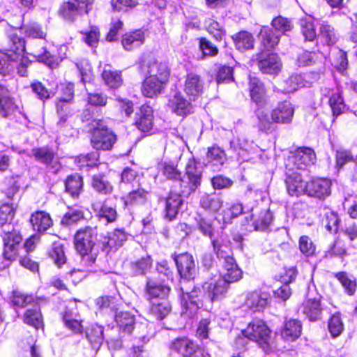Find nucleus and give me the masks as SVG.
<instances>
[{
  "label": "nucleus",
  "mask_w": 357,
  "mask_h": 357,
  "mask_svg": "<svg viewBox=\"0 0 357 357\" xmlns=\"http://www.w3.org/2000/svg\"><path fill=\"white\" fill-rule=\"evenodd\" d=\"M160 169L167 178L175 181L176 189L178 186L181 192L188 197L194 192L201 185L202 172L197 167L195 159H190L185 166V173L181 178V173L177 169L176 165L172 162H163L160 165Z\"/></svg>",
  "instance_id": "obj_1"
},
{
  "label": "nucleus",
  "mask_w": 357,
  "mask_h": 357,
  "mask_svg": "<svg viewBox=\"0 0 357 357\" xmlns=\"http://www.w3.org/2000/svg\"><path fill=\"white\" fill-rule=\"evenodd\" d=\"M15 214L12 205L6 204L0 207L1 236L3 241V256L8 260H13L17 255V248L22 241V236L15 229L13 225L7 223L10 221Z\"/></svg>",
  "instance_id": "obj_2"
},
{
  "label": "nucleus",
  "mask_w": 357,
  "mask_h": 357,
  "mask_svg": "<svg viewBox=\"0 0 357 357\" xmlns=\"http://www.w3.org/2000/svg\"><path fill=\"white\" fill-rule=\"evenodd\" d=\"M98 236L97 227L86 226L79 229L75 236V246L85 263L91 266L95 263L98 249L96 247Z\"/></svg>",
  "instance_id": "obj_3"
},
{
  "label": "nucleus",
  "mask_w": 357,
  "mask_h": 357,
  "mask_svg": "<svg viewBox=\"0 0 357 357\" xmlns=\"http://www.w3.org/2000/svg\"><path fill=\"white\" fill-rule=\"evenodd\" d=\"M242 334L250 340L257 342L266 352L273 347L271 331L266 323L261 319L250 322L246 328L242 331Z\"/></svg>",
  "instance_id": "obj_4"
},
{
  "label": "nucleus",
  "mask_w": 357,
  "mask_h": 357,
  "mask_svg": "<svg viewBox=\"0 0 357 357\" xmlns=\"http://www.w3.org/2000/svg\"><path fill=\"white\" fill-rule=\"evenodd\" d=\"M25 50V42L16 35L10 38L8 49L6 52H0V73L8 74L13 69V63L17 62Z\"/></svg>",
  "instance_id": "obj_5"
},
{
  "label": "nucleus",
  "mask_w": 357,
  "mask_h": 357,
  "mask_svg": "<svg viewBox=\"0 0 357 357\" xmlns=\"http://www.w3.org/2000/svg\"><path fill=\"white\" fill-rule=\"evenodd\" d=\"M316 156L314 151L307 147H299L291 152L285 162V169L292 171L305 170L307 167L313 165Z\"/></svg>",
  "instance_id": "obj_6"
},
{
  "label": "nucleus",
  "mask_w": 357,
  "mask_h": 357,
  "mask_svg": "<svg viewBox=\"0 0 357 357\" xmlns=\"http://www.w3.org/2000/svg\"><path fill=\"white\" fill-rule=\"evenodd\" d=\"M182 291L181 303L183 307V314H188V316L192 315L196 312L198 308L203 306L204 303L208 302L205 299L204 292L202 287H195L191 291H185L183 287L181 289Z\"/></svg>",
  "instance_id": "obj_7"
},
{
  "label": "nucleus",
  "mask_w": 357,
  "mask_h": 357,
  "mask_svg": "<svg viewBox=\"0 0 357 357\" xmlns=\"http://www.w3.org/2000/svg\"><path fill=\"white\" fill-rule=\"evenodd\" d=\"M169 349L182 357H205L204 350L187 337H177L169 344Z\"/></svg>",
  "instance_id": "obj_8"
},
{
  "label": "nucleus",
  "mask_w": 357,
  "mask_h": 357,
  "mask_svg": "<svg viewBox=\"0 0 357 357\" xmlns=\"http://www.w3.org/2000/svg\"><path fill=\"white\" fill-rule=\"evenodd\" d=\"M116 140V135L100 123L92 131L91 144L97 150H109Z\"/></svg>",
  "instance_id": "obj_9"
},
{
  "label": "nucleus",
  "mask_w": 357,
  "mask_h": 357,
  "mask_svg": "<svg viewBox=\"0 0 357 357\" xmlns=\"http://www.w3.org/2000/svg\"><path fill=\"white\" fill-rule=\"evenodd\" d=\"M205 299L213 303L224 298L229 290V285L224 280L218 278L217 280L206 282L202 285Z\"/></svg>",
  "instance_id": "obj_10"
},
{
  "label": "nucleus",
  "mask_w": 357,
  "mask_h": 357,
  "mask_svg": "<svg viewBox=\"0 0 357 357\" xmlns=\"http://www.w3.org/2000/svg\"><path fill=\"white\" fill-rule=\"evenodd\" d=\"M178 271L181 277L185 280L195 279L197 273V267L192 255L185 252L174 257Z\"/></svg>",
  "instance_id": "obj_11"
},
{
  "label": "nucleus",
  "mask_w": 357,
  "mask_h": 357,
  "mask_svg": "<svg viewBox=\"0 0 357 357\" xmlns=\"http://www.w3.org/2000/svg\"><path fill=\"white\" fill-rule=\"evenodd\" d=\"M285 169V185L289 195L298 197L305 193L307 183L303 180L301 173Z\"/></svg>",
  "instance_id": "obj_12"
},
{
  "label": "nucleus",
  "mask_w": 357,
  "mask_h": 357,
  "mask_svg": "<svg viewBox=\"0 0 357 357\" xmlns=\"http://www.w3.org/2000/svg\"><path fill=\"white\" fill-rule=\"evenodd\" d=\"M312 77L316 80L320 77V75L317 73L292 75L284 82L283 91L285 93H292L299 87L310 86L313 82L310 80Z\"/></svg>",
  "instance_id": "obj_13"
},
{
  "label": "nucleus",
  "mask_w": 357,
  "mask_h": 357,
  "mask_svg": "<svg viewBox=\"0 0 357 357\" xmlns=\"http://www.w3.org/2000/svg\"><path fill=\"white\" fill-rule=\"evenodd\" d=\"M331 181L327 178H317L307 183L305 194L310 197L324 199L331 194Z\"/></svg>",
  "instance_id": "obj_14"
},
{
  "label": "nucleus",
  "mask_w": 357,
  "mask_h": 357,
  "mask_svg": "<svg viewBox=\"0 0 357 357\" xmlns=\"http://www.w3.org/2000/svg\"><path fill=\"white\" fill-rule=\"evenodd\" d=\"M204 82L199 75L195 73L187 75L183 90L189 100H196L203 93Z\"/></svg>",
  "instance_id": "obj_15"
},
{
  "label": "nucleus",
  "mask_w": 357,
  "mask_h": 357,
  "mask_svg": "<svg viewBox=\"0 0 357 357\" xmlns=\"http://www.w3.org/2000/svg\"><path fill=\"white\" fill-rule=\"evenodd\" d=\"M227 160L225 151L219 146L214 145L208 149L206 166L212 171H220Z\"/></svg>",
  "instance_id": "obj_16"
},
{
  "label": "nucleus",
  "mask_w": 357,
  "mask_h": 357,
  "mask_svg": "<svg viewBox=\"0 0 357 357\" xmlns=\"http://www.w3.org/2000/svg\"><path fill=\"white\" fill-rule=\"evenodd\" d=\"M258 67L263 73L278 74L282 66L279 56L276 54H263L257 57Z\"/></svg>",
  "instance_id": "obj_17"
},
{
  "label": "nucleus",
  "mask_w": 357,
  "mask_h": 357,
  "mask_svg": "<svg viewBox=\"0 0 357 357\" xmlns=\"http://www.w3.org/2000/svg\"><path fill=\"white\" fill-rule=\"evenodd\" d=\"M271 112L272 119L275 123H289L294 116V107L290 102L284 100L280 102Z\"/></svg>",
  "instance_id": "obj_18"
},
{
  "label": "nucleus",
  "mask_w": 357,
  "mask_h": 357,
  "mask_svg": "<svg viewBox=\"0 0 357 357\" xmlns=\"http://www.w3.org/2000/svg\"><path fill=\"white\" fill-rule=\"evenodd\" d=\"M169 291L170 288L168 286L159 284L153 279H147L145 292L149 302H152L153 300L158 301L159 299L167 298Z\"/></svg>",
  "instance_id": "obj_19"
},
{
  "label": "nucleus",
  "mask_w": 357,
  "mask_h": 357,
  "mask_svg": "<svg viewBox=\"0 0 357 357\" xmlns=\"http://www.w3.org/2000/svg\"><path fill=\"white\" fill-rule=\"evenodd\" d=\"M249 91L251 100L261 107L267 103V96L264 84L257 77L249 78Z\"/></svg>",
  "instance_id": "obj_20"
},
{
  "label": "nucleus",
  "mask_w": 357,
  "mask_h": 357,
  "mask_svg": "<svg viewBox=\"0 0 357 357\" xmlns=\"http://www.w3.org/2000/svg\"><path fill=\"white\" fill-rule=\"evenodd\" d=\"M171 111L177 115L184 116L190 113L192 106L181 92H176L169 97L167 104Z\"/></svg>",
  "instance_id": "obj_21"
},
{
  "label": "nucleus",
  "mask_w": 357,
  "mask_h": 357,
  "mask_svg": "<svg viewBox=\"0 0 357 357\" xmlns=\"http://www.w3.org/2000/svg\"><path fill=\"white\" fill-rule=\"evenodd\" d=\"M299 310L312 321H317L321 318L322 309L321 307L320 299L319 298L307 297L300 307Z\"/></svg>",
  "instance_id": "obj_22"
},
{
  "label": "nucleus",
  "mask_w": 357,
  "mask_h": 357,
  "mask_svg": "<svg viewBox=\"0 0 357 357\" xmlns=\"http://www.w3.org/2000/svg\"><path fill=\"white\" fill-rule=\"evenodd\" d=\"M243 277V272L238 266L235 260L222 263V269L220 278L224 280L229 285L231 283L239 281Z\"/></svg>",
  "instance_id": "obj_23"
},
{
  "label": "nucleus",
  "mask_w": 357,
  "mask_h": 357,
  "mask_svg": "<svg viewBox=\"0 0 357 357\" xmlns=\"http://www.w3.org/2000/svg\"><path fill=\"white\" fill-rule=\"evenodd\" d=\"M255 114L257 119V128L260 131L271 133L275 130V121L272 119V112H269L266 109L259 107L255 111Z\"/></svg>",
  "instance_id": "obj_24"
},
{
  "label": "nucleus",
  "mask_w": 357,
  "mask_h": 357,
  "mask_svg": "<svg viewBox=\"0 0 357 357\" xmlns=\"http://www.w3.org/2000/svg\"><path fill=\"white\" fill-rule=\"evenodd\" d=\"M147 78L160 79L167 82L169 77V70L165 63L158 62L154 59H150L146 62Z\"/></svg>",
  "instance_id": "obj_25"
},
{
  "label": "nucleus",
  "mask_w": 357,
  "mask_h": 357,
  "mask_svg": "<svg viewBox=\"0 0 357 357\" xmlns=\"http://www.w3.org/2000/svg\"><path fill=\"white\" fill-rule=\"evenodd\" d=\"M30 223L34 231L43 233L52 225L50 215L43 211H38L31 214Z\"/></svg>",
  "instance_id": "obj_26"
},
{
  "label": "nucleus",
  "mask_w": 357,
  "mask_h": 357,
  "mask_svg": "<svg viewBox=\"0 0 357 357\" xmlns=\"http://www.w3.org/2000/svg\"><path fill=\"white\" fill-rule=\"evenodd\" d=\"M301 322L297 319H289L285 321L280 335L285 341L293 342L301 336Z\"/></svg>",
  "instance_id": "obj_27"
},
{
  "label": "nucleus",
  "mask_w": 357,
  "mask_h": 357,
  "mask_svg": "<svg viewBox=\"0 0 357 357\" xmlns=\"http://www.w3.org/2000/svg\"><path fill=\"white\" fill-rule=\"evenodd\" d=\"M128 238V234L123 229H116L105 238V241L102 243L103 250L108 252L113 248L121 247Z\"/></svg>",
  "instance_id": "obj_28"
},
{
  "label": "nucleus",
  "mask_w": 357,
  "mask_h": 357,
  "mask_svg": "<svg viewBox=\"0 0 357 357\" xmlns=\"http://www.w3.org/2000/svg\"><path fill=\"white\" fill-rule=\"evenodd\" d=\"M135 125L142 132L150 131L153 126V116L152 109L149 107L142 106L139 113L137 114Z\"/></svg>",
  "instance_id": "obj_29"
},
{
  "label": "nucleus",
  "mask_w": 357,
  "mask_h": 357,
  "mask_svg": "<svg viewBox=\"0 0 357 357\" xmlns=\"http://www.w3.org/2000/svg\"><path fill=\"white\" fill-rule=\"evenodd\" d=\"M181 195L184 196L180 189L177 192L171 193L166 199L165 216L169 220L174 219L179 211L183 203Z\"/></svg>",
  "instance_id": "obj_30"
},
{
  "label": "nucleus",
  "mask_w": 357,
  "mask_h": 357,
  "mask_svg": "<svg viewBox=\"0 0 357 357\" xmlns=\"http://www.w3.org/2000/svg\"><path fill=\"white\" fill-rule=\"evenodd\" d=\"M145 41L144 32L140 29L126 33L123 36L121 43L126 50L140 47Z\"/></svg>",
  "instance_id": "obj_31"
},
{
  "label": "nucleus",
  "mask_w": 357,
  "mask_h": 357,
  "mask_svg": "<svg viewBox=\"0 0 357 357\" xmlns=\"http://www.w3.org/2000/svg\"><path fill=\"white\" fill-rule=\"evenodd\" d=\"M171 305L167 298L150 302L149 312L157 320L164 319L170 312Z\"/></svg>",
  "instance_id": "obj_32"
},
{
  "label": "nucleus",
  "mask_w": 357,
  "mask_h": 357,
  "mask_svg": "<svg viewBox=\"0 0 357 357\" xmlns=\"http://www.w3.org/2000/svg\"><path fill=\"white\" fill-rule=\"evenodd\" d=\"M245 304L253 311H260L267 304L266 295L257 291L250 292L246 296Z\"/></svg>",
  "instance_id": "obj_33"
},
{
  "label": "nucleus",
  "mask_w": 357,
  "mask_h": 357,
  "mask_svg": "<svg viewBox=\"0 0 357 357\" xmlns=\"http://www.w3.org/2000/svg\"><path fill=\"white\" fill-rule=\"evenodd\" d=\"M166 82V81L146 77L142 84V93L148 98H153L160 93Z\"/></svg>",
  "instance_id": "obj_34"
},
{
  "label": "nucleus",
  "mask_w": 357,
  "mask_h": 357,
  "mask_svg": "<svg viewBox=\"0 0 357 357\" xmlns=\"http://www.w3.org/2000/svg\"><path fill=\"white\" fill-rule=\"evenodd\" d=\"M68 96L66 98H62L56 103V111L61 120L65 121L70 114V101L73 97V85L69 84L66 87Z\"/></svg>",
  "instance_id": "obj_35"
},
{
  "label": "nucleus",
  "mask_w": 357,
  "mask_h": 357,
  "mask_svg": "<svg viewBox=\"0 0 357 357\" xmlns=\"http://www.w3.org/2000/svg\"><path fill=\"white\" fill-rule=\"evenodd\" d=\"M223 202L221 197L216 195L204 194L200 199L201 206L205 210L211 212H217L222 206Z\"/></svg>",
  "instance_id": "obj_36"
},
{
  "label": "nucleus",
  "mask_w": 357,
  "mask_h": 357,
  "mask_svg": "<svg viewBox=\"0 0 357 357\" xmlns=\"http://www.w3.org/2000/svg\"><path fill=\"white\" fill-rule=\"evenodd\" d=\"M114 319L119 328L123 331L130 333L134 329L135 317L130 312H116Z\"/></svg>",
  "instance_id": "obj_37"
},
{
  "label": "nucleus",
  "mask_w": 357,
  "mask_h": 357,
  "mask_svg": "<svg viewBox=\"0 0 357 357\" xmlns=\"http://www.w3.org/2000/svg\"><path fill=\"white\" fill-rule=\"evenodd\" d=\"M232 38L236 49L241 52L252 49L254 47V38L247 31H240Z\"/></svg>",
  "instance_id": "obj_38"
},
{
  "label": "nucleus",
  "mask_w": 357,
  "mask_h": 357,
  "mask_svg": "<svg viewBox=\"0 0 357 357\" xmlns=\"http://www.w3.org/2000/svg\"><path fill=\"white\" fill-rule=\"evenodd\" d=\"M82 13H84L72 2V0L63 3L59 9L60 15L68 22H74Z\"/></svg>",
  "instance_id": "obj_39"
},
{
  "label": "nucleus",
  "mask_w": 357,
  "mask_h": 357,
  "mask_svg": "<svg viewBox=\"0 0 357 357\" xmlns=\"http://www.w3.org/2000/svg\"><path fill=\"white\" fill-rule=\"evenodd\" d=\"M148 192L142 188L133 190L122 198L126 207L144 204L147 200Z\"/></svg>",
  "instance_id": "obj_40"
},
{
  "label": "nucleus",
  "mask_w": 357,
  "mask_h": 357,
  "mask_svg": "<svg viewBox=\"0 0 357 357\" xmlns=\"http://www.w3.org/2000/svg\"><path fill=\"white\" fill-rule=\"evenodd\" d=\"M82 178L79 175H70L65 182L66 191L72 197H77L82 190Z\"/></svg>",
  "instance_id": "obj_41"
},
{
  "label": "nucleus",
  "mask_w": 357,
  "mask_h": 357,
  "mask_svg": "<svg viewBox=\"0 0 357 357\" xmlns=\"http://www.w3.org/2000/svg\"><path fill=\"white\" fill-rule=\"evenodd\" d=\"M24 322L36 329L43 326V317L39 307L27 310L24 314Z\"/></svg>",
  "instance_id": "obj_42"
},
{
  "label": "nucleus",
  "mask_w": 357,
  "mask_h": 357,
  "mask_svg": "<svg viewBox=\"0 0 357 357\" xmlns=\"http://www.w3.org/2000/svg\"><path fill=\"white\" fill-rule=\"evenodd\" d=\"M91 185L96 192L102 195H109L113 190L112 185L105 179L104 174L93 175L91 179Z\"/></svg>",
  "instance_id": "obj_43"
},
{
  "label": "nucleus",
  "mask_w": 357,
  "mask_h": 357,
  "mask_svg": "<svg viewBox=\"0 0 357 357\" xmlns=\"http://www.w3.org/2000/svg\"><path fill=\"white\" fill-rule=\"evenodd\" d=\"M213 250L218 258L223 260L222 263L231 261L234 259L232 257L231 249L229 244L222 243L218 240L212 241Z\"/></svg>",
  "instance_id": "obj_44"
},
{
  "label": "nucleus",
  "mask_w": 357,
  "mask_h": 357,
  "mask_svg": "<svg viewBox=\"0 0 357 357\" xmlns=\"http://www.w3.org/2000/svg\"><path fill=\"white\" fill-rule=\"evenodd\" d=\"M251 144L244 138L236 137L230 141V149L236 152L238 159L245 160V156L249 152Z\"/></svg>",
  "instance_id": "obj_45"
},
{
  "label": "nucleus",
  "mask_w": 357,
  "mask_h": 357,
  "mask_svg": "<svg viewBox=\"0 0 357 357\" xmlns=\"http://www.w3.org/2000/svg\"><path fill=\"white\" fill-rule=\"evenodd\" d=\"M103 331L102 326L94 324L86 332V337L97 351L99 350L103 340Z\"/></svg>",
  "instance_id": "obj_46"
},
{
  "label": "nucleus",
  "mask_w": 357,
  "mask_h": 357,
  "mask_svg": "<svg viewBox=\"0 0 357 357\" xmlns=\"http://www.w3.org/2000/svg\"><path fill=\"white\" fill-rule=\"evenodd\" d=\"M102 78L105 84L112 89L119 88L123 84L121 73L110 69H104L102 73Z\"/></svg>",
  "instance_id": "obj_47"
},
{
  "label": "nucleus",
  "mask_w": 357,
  "mask_h": 357,
  "mask_svg": "<svg viewBox=\"0 0 357 357\" xmlns=\"http://www.w3.org/2000/svg\"><path fill=\"white\" fill-rule=\"evenodd\" d=\"M287 274L289 276V280H286L285 279H284V281L285 283L284 284H282L280 287H279L278 289L275 290L273 292L275 297L281 299L283 301H285L287 299H289V298L290 297V296L291 294V288L289 287V286L287 283L291 282V281H293L295 279V278H296L295 269L294 268L289 269L287 271Z\"/></svg>",
  "instance_id": "obj_48"
},
{
  "label": "nucleus",
  "mask_w": 357,
  "mask_h": 357,
  "mask_svg": "<svg viewBox=\"0 0 357 357\" xmlns=\"http://www.w3.org/2000/svg\"><path fill=\"white\" fill-rule=\"evenodd\" d=\"M329 105L333 116H337L345 111L346 105L341 92H335L330 96Z\"/></svg>",
  "instance_id": "obj_49"
},
{
  "label": "nucleus",
  "mask_w": 357,
  "mask_h": 357,
  "mask_svg": "<svg viewBox=\"0 0 357 357\" xmlns=\"http://www.w3.org/2000/svg\"><path fill=\"white\" fill-rule=\"evenodd\" d=\"M31 54L39 61L45 63L50 68H54L59 65L58 59L47 51L45 48L42 47L40 50H35Z\"/></svg>",
  "instance_id": "obj_50"
},
{
  "label": "nucleus",
  "mask_w": 357,
  "mask_h": 357,
  "mask_svg": "<svg viewBox=\"0 0 357 357\" xmlns=\"http://www.w3.org/2000/svg\"><path fill=\"white\" fill-rule=\"evenodd\" d=\"M259 37L262 45L267 50L273 48L279 42V36L269 29L261 30Z\"/></svg>",
  "instance_id": "obj_51"
},
{
  "label": "nucleus",
  "mask_w": 357,
  "mask_h": 357,
  "mask_svg": "<svg viewBox=\"0 0 357 357\" xmlns=\"http://www.w3.org/2000/svg\"><path fill=\"white\" fill-rule=\"evenodd\" d=\"M273 220L272 213L268 210L261 211L253 221L255 230L264 231L270 225Z\"/></svg>",
  "instance_id": "obj_52"
},
{
  "label": "nucleus",
  "mask_w": 357,
  "mask_h": 357,
  "mask_svg": "<svg viewBox=\"0 0 357 357\" xmlns=\"http://www.w3.org/2000/svg\"><path fill=\"white\" fill-rule=\"evenodd\" d=\"M93 208L100 218H105L108 222H112L116 218L117 213L116 210L105 204L102 205L98 204H93Z\"/></svg>",
  "instance_id": "obj_53"
},
{
  "label": "nucleus",
  "mask_w": 357,
  "mask_h": 357,
  "mask_svg": "<svg viewBox=\"0 0 357 357\" xmlns=\"http://www.w3.org/2000/svg\"><path fill=\"white\" fill-rule=\"evenodd\" d=\"M49 256L58 267H60L66 261L63 247L58 243H53Z\"/></svg>",
  "instance_id": "obj_54"
},
{
  "label": "nucleus",
  "mask_w": 357,
  "mask_h": 357,
  "mask_svg": "<svg viewBox=\"0 0 357 357\" xmlns=\"http://www.w3.org/2000/svg\"><path fill=\"white\" fill-rule=\"evenodd\" d=\"M320 36L328 45H333L337 41L334 29L326 22H322L319 27Z\"/></svg>",
  "instance_id": "obj_55"
},
{
  "label": "nucleus",
  "mask_w": 357,
  "mask_h": 357,
  "mask_svg": "<svg viewBox=\"0 0 357 357\" xmlns=\"http://www.w3.org/2000/svg\"><path fill=\"white\" fill-rule=\"evenodd\" d=\"M151 265L152 260L151 257L146 256L132 262L131 268L135 275H144L151 268Z\"/></svg>",
  "instance_id": "obj_56"
},
{
  "label": "nucleus",
  "mask_w": 357,
  "mask_h": 357,
  "mask_svg": "<svg viewBox=\"0 0 357 357\" xmlns=\"http://www.w3.org/2000/svg\"><path fill=\"white\" fill-rule=\"evenodd\" d=\"M21 29L25 36L29 38H45L46 36V33L42 29L40 26L36 22L24 24Z\"/></svg>",
  "instance_id": "obj_57"
},
{
  "label": "nucleus",
  "mask_w": 357,
  "mask_h": 357,
  "mask_svg": "<svg viewBox=\"0 0 357 357\" xmlns=\"http://www.w3.org/2000/svg\"><path fill=\"white\" fill-rule=\"evenodd\" d=\"M322 225L331 233H336L338 229L339 218L335 213L328 211L321 221Z\"/></svg>",
  "instance_id": "obj_58"
},
{
  "label": "nucleus",
  "mask_w": 357,
  "mask_h": 357,
  "mask_svg": "<svg viewBox=\"0 0 357 357\" xmlns=\"http://www.w3.org/2000/svg\"><path fill=\"white\" fill-rule=\"evenodd\" d=\"M17 110V105L13 99H0V115L3 118H11Z\"/></svg>",
  "instance_id": "obj_59"
},
{
  "label": "nucleus",
  "mask_w": 357,
  "mask_h": 357,
  "mask_svg": "<svg viewBox=\"0 0 357 357\" xmlns=\"http://www.w3.org/2000/svg\"><path fill=\"white\" fill-rule=\"evenodd\" d=\"M328 328L333 337H338L342 333L344 325L339 314H335L330 318Z\"/></svg>",
  "instance_id": "obj_60"
},
{
  "label": "nucleus",
  "mask_w": 357,
  "mask_h": 357,
  "mask_svg": "<svg viewBox=\"0 0 357 357\" xmlns=\"http://www.w3.org/2000/svg\"><path fill=\"white\" fill-rule=\"evenodd\" d=\"M302 33L305 40L312 41L317 36L314 25L310 18H305L301 20Z\"/></svg>",
  "instance_id": "obj_61"
},
{
  "label": "nucleus",
  "mask_w": 357,
  "mask_h": 357,
  "mask_svg": "<svg viewBox=\"0 0 357 357\" xmlns=\"http://www.w3.org/2000/svg\"><path fill=\"white\" fill-rule=\"evenodd\" d=\"M335 278L340 281L345 291L349 295H353L356 290V282L350 278L344 272H340L335 274Z\"/></svg>",
  "instance_id": "obj_62"
},
{
  "label": "nucleus",
  "mask_w": 357,
  "mask_h": 357,
  "mask_svg": "<svg viewBox=\"0 0 357 357\" xmlns=\"http://www.w3.org/2000/svg\"><path fill=\"white\" fill-rule=\"evenodd\" d=\"M35 158L44 164H50L54 159V153L47 148L35 149L32 151Z\"/></svg>",
  "instance_id": "obj_63"
},
{
  "label": "nucleus",
  "mask_w": 357,
  "mask_h": 357,
  "mask_svg": "<svg viewBox=\"0 0 357 357\" xmlns=\"http://www.w3.org/2000/svg\"><path fill=\"white\" fill-rule=\"evenodd\" d=\"M84 218L83 212L78 209H70L61 219L63 225L68 226Z\"/></svg>",
  "instance_id": "obj_64"
}]
</instances>
